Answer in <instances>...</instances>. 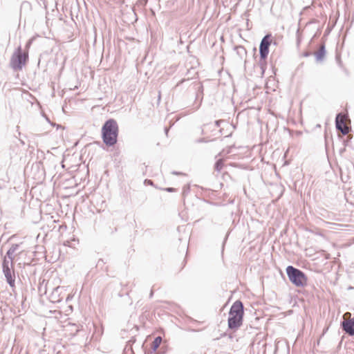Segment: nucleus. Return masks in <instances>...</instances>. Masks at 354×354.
I'll list each match as a JSON object with an SVG mask.
<instances>
[{"label": "nucleus", "mask_w": 354, "mask_h": 354, "mask_svg": "<svg viewBox=\"0 0 354 354\" xmlns=\"http://www.w3.org/2000/svg\"><path fill=\"white\" fill-rule=\"evenodd\" d=\"M118 133L119 127L114 119L106 120L102 127V140L107 146H113L117 143Z\"/></svg>", "instance_id": "1"}, {"label": "nucleus", "mask_w": 354, "mask_h": 354, "mask_svg": "<svg viewBox=\"0 0 354 354\" xmlns=\"http://www.w3.org/2000/svg\"><path fill=\"white\" fill-rule=\"evenodd\" d=\"M243 306L241 301H236L229 312L228 327L232 330H237L243 322Z\"/></svg>", "instance_id": "2"}, {"label": "nucleus", "mask_w": 354, "mask_h": 354, "mask_svg": "<svg viewBox=\"0 0 354 354\" xmlns=\"http://www.w3.org/2000/svg\"><path fill=\"white\" fill-rule=\"evenodd\" d=\"M286 272L290 281L297 287H303L307 284V277L301 270L289 266L286 268Z\"/></svg>", "instance_id": "3"}, {"label": "nucleus", "mask_w": 354, "mask_h": 354, "mask_svg": "<svg viewBox=\"0 0 354 354\" xmlns=\"http://www.w3.org/2000/svg\"><path fill=\"white\" fill-rule=\"evenodd\" d=\"M28 58V53H23L21 48H19L13 55L11 59V65L15 70L19 71L26 65Z\"/></svg>", "instance_id": "4"}, {"label": "nucleus", "mask_w": 354, "mask_h": 354, "mask_svg": "<svg viewBox=\"0 0 354 354\" xmlns=\"http://www.w3.org/2000/svg\"><path fill=\"white\" fill-rule=\"evenodd\" d=\"M350 120L346 114L339 113L336 117V127L343 135L349 133Z\"/></svg>", "instance_id": "5"}, {"label": "nucleus", "mask_w": 354, "mask_h": 354, "mask_svg": "<svg viewBox=\"0 0 354 354\" xmlns=\"http://www.w3.org/2000/svg\"><path fill=\"white\" fill-rule=\"evenodd\" d=\"M344 322L342 326L344 330L351 335H354V318H351V314L348 312L343 315Z\"/></svg>", "instance_id": "6"}, {"label": "nucleus", "mask_w": 354, "mask_h": 354, "mask_svg": "<svg viewBox=\"0 0 354 354\" xmlns=\"http://www.w3.org/2000/svg\"><path fill=\"white\" fill-rule=\"evenodd\" d=\"M271 41V37L269 35H266L261 40L259 47V51L261 59L263 60H265L268 57V55L269 53V47L270 46Z\"/></svg>", "instance_id": "7"}, {"label": "nucleus", "mask_w": 354, "mask_h": 354, "mask_svg": "<svg viewBox=\"0 0 354 354\" xmlns=\"http://www.w3.org/2000/svg\"><path fill=\"white\" fill-rule=\"evenodd\" d=\"M3 270L8 283L11 287L15 286V276L14 270L8 265V262L5 259L3 263Z\"/></svg>", "instance_id": "8"}, {"label": "nucleus", "mask_w": 354, "mask_h": 354, "mask_svg": "<svg viewBox=\"0 0 354 354\" xmlns=\"http://www.w3.org/2000/svg\"><path fill=\"white\" fill-rule=\"evenodd\" d=\"M162 342V338L160 337H157L155 338L153 342H152L151 348L153 351L157 350V348L160 346Z\"/></svg>", "instance_id": "9"}, {"label": "nucleus", "mask_w": 354, "mask_h": 354, "mask_svg": "<svg viewBox=\"0 0 354 354\" xmlns=\"http://www.w3.org/2000/svg\"><path fill=\"white\" fill-rule=\"evenodd\" d=\"M223 167H224V160L223 159L218 160L214 165V169L218 171H221V169L223 168Z\"/></svg>", "instance_id": "10"}, {"label": "nucleus", "mask_w": 354, "mask_h": 354, "mask_svg": "<svg viewBox=\"0 0 354 354\" xmlns=\"http://www.w3.org/2000/svg\"><path fill=\"white\" fill-rule=\"evenodd\" d=\"M19 244H13L10 248L8 250L7 254L8 256L14 255L19 249Z\"/></svg>", "instance_id": "11"}, {"label": "nucleus", "mask_w": 354, "mask_h": 354, "mask_svg": "<svg viewBox=\"0 0 354 354\" xmlns=\"http://www.w3.org/2000/svg\"><path fill=\"white\" fill-rule=\"evenodd\" d=\"M315 55H316L317 59H321L323 57V56L324 55V46H322L320 48V50L317 53H316Z\"/></svg>", "instance_id": "12"}, {"label": "nucleus", "mask_w": 354, "mask_h": 354, "mask_svg": "<svg viewBox=\"0 0 354 354\" xmlns=\"http://www.w3.org/2000/svg\"><path fill=\"white\" fill-rule=\"evenodd\" d=\"M166 190H167V192H174L175 189H174V188H171H171H167V189H166Z\"/></svg>", "instance_id": "13"}]
</instances>
